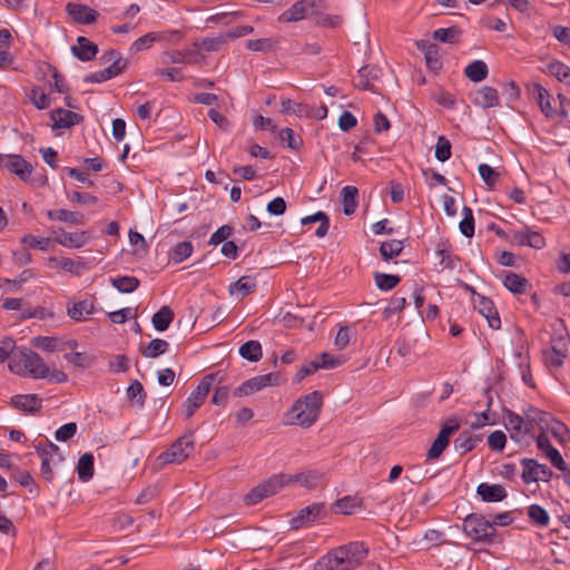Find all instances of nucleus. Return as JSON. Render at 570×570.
Listing matches in <instances>:
<instances>
[{"label": "nucleus", "mask_w": 570, "mask_h": 570, "mask_svg": "<svg viewBox=\"0 0 570 570\" xmlns=\"http://www.w3.org/2000/svg\"><path fill=\"white\" fill-rule=\"evenodd\" d=\"M322 404L323 395L318 391L299 397L286 414L287 423L309 428L318 419Z\"/></svg>", "instance_id": "nucleus-1"}, {"label": "nucleus", "mask_w": 570, "mask_h": 570, "mask_svg": "<svg viewBox=\"0 0 570 570\" xmlns=\"http://www.w3.org/2000/svg\"><path fill=\"white\" fill-rule=\"evenodd\" d=\"M9 367L11 372L22 376L32 379H47L49 376V367L42 357L28 350L20 351L19 355L11 360Z\"/></svg>", "instance_id": "nucleus-2"}, {"label": "nucleus", "mask_w": 570, "mask_h": 570, "mask_svg": "<svg viewBox=\"0 0 570 570\" xmlns=\"http://www.w3.org/2000/svg\"><path fill=\"white\" fill-rule=\"evenodd\" d=\"M195 450V442L191 435H183L177 439L166 451L161 452L156 464L159 469L167 464H180L189 458Z\"/></svg>", "instance_id": "nucleus-3"}, {"label": "nucleus", "mask_w": 570, "mask_h": 570, "mask_svg": "<svg viewBox=\"0 0 570 570\" xmlns=\"http://www.w3.org/2000/svg\"><path fill=\"white\" fill-rule=\"evenodd\" d=\"M101 59L106 63H110L107 68L100 71L92 72L85 77L86 82L99 83L102 81H107L119 73H121L126 66L127 61L120 56V53L116 50H109L104 53Z\"/></svg>", "instance_id": "nucleus-4"}, {"label": "nucleus", "mask_w": 570, "mask_h": 570, "mask_svg": "<svg viewBox=\"0 0 570 570\" xmlns=\"http://www.w3.org/2000/svg\"><path fill=\"white\" fill-rule=\"evenodd\" d=\"M464 533L474 541H490L495 529L491 521L480 514H470L463 521Z\"/></svg>", "instance_id": "nucleus-5"}, {"label": "nucleus", "mask_w": 570, "mask_h": 570, "mask_svg": "<svg viewBox=\"0 0 570 570\" xmlns=\"http://www.w3.org/2000/svg\"><path fill=\"white\" fill-rule=\"evenodd\" d=\"M220 376V372L205 375L197 389L190 393L184 403V412L187 419L191 417L195 411L205 402L214 382Z\"/></svg>", "instance_id": "nucleus-6"}, {"label": "nucleus", "mask_w": 570, "mask_h": 570, "mask_svg": "<svg viewBox=\"0 0 570 570\" xmlns=\"http://www.w3.org/2000/svg\"><path fill=\"white\" fill-rule=\"evenodd\" d=\"M285 481L287 480L283 478L282 474L272 475L268 480L262 482L245 494L244 502L247 505L259 503L263 499L281 491L285 487Z\"/></svg>", "instance_id": "nucleus-7"}, {"label": "nucleus", "mask_w": 570, "mask_h": 570, "mask_svg": "<svg viewBox=\"0 0 570 570\" xmlns=\"http://www.w3.org/2000/svg\"><path fill=\"white\" fill-rule=\"evenodd\" d=\"M278 381L279 376L276 373L257 375L242 383L234 390L233 394L236 397L248 396L264 387L278 385Z\"/></svg>", "instance_id": "nucleus-8"}, {"label": "nucleus", "mask_w": 570, "mask_h": 570, "mask_svg": "<svg viewBox=\"0 0 570 570\" xmlns=\"http://www.w3.org/2000/svg\"><path fill=\"white\" fill-rule=\"evenodd\" d=\"M38 455L41 459V474L47 481L52 480V469L51 463H57L62 460L60 455V449L58 445L53 444L50 441H46L45 443H39L36 448Z\"/></svg>", "instance_id": "nucleus-9"}, {"label": "nucleus", "mask_w": 570, "mask_h": 570, "mask_svg": "<svg viewBox=\"0 0 570 570\" xmlns=\"http://www.w3.org/2000/svg\"><path fill=\"white\" fill-rule=\"evenodd\" d=\"M353 567L345 546L334 549L323 557L316 564L315 570H346Z\"/></svg>", "instance_id": "nucleus-10"}, {"label": "nucleus", "mask_w": 570, "mask_h": 570, "mask_svg": "<svg viewBox=\"0 0 570 570\" xmlns=\"http://www.w3.org/2000/svg\"><path fill=\"white\" fill-rule=\"evenodd\" d=\"M523 472L522 480L525 483L539 482V481H549L552 476L553 472L544 464H539L533 459H523L522 460Z\"/></svg>", "instance_id": "nucleus-11"}, {"label": "nucleus", "mask_w": 570, "mask_h": 570, "mask_svg": "<svg viewBox=\"0 0 570 570\" xmlns=\"http://www.w3.org/2000/svg\"><path fill=\"white\" fill-rule=\"evenodd\" d=\"M325 514V505L323 503H313L298 511L297 515L291 520V527L298 529L301 527L312 524Z\"/></svg>", "instance_id": "nucleus-12"}, {"label": "nucleus", "mask_w": 570, "mask_h": 570, "mask_svg": "<svg viewBox=\"0 0 570 570\" xmlns=\"http://www.w3.org/2000/svg\"><path fill=\"white\" fill-rule=\"evenodd\" d=\"M505 428L512 440L520 442L524 435L530 433V423L512 411L505 412Z\"/></svg>", "instance_id": "nucleus-13"}, {"label": "nucleus", "mask_w": 570, "mask_h": 570, "mask_svg": "<svg viewBox=\"0 0 570 570\" xmlns=\"http://www.w3.org/2000/svg\"><path fill=\"white\" fill-rule=\"evenodd\" d=\"M320 0H298L288 10L284 11L278 20L282 22H296L307 17Z\"/></svg>", "instance_id": "nucleus-14"}, {"label": "nucleus", "mask_w": 570, "mask_h": 570, "mask_svg": "<svg viewBox=\"0 0 570 570\" xmlns=\"http://www.w3.org/2000/svg\"><path fill=\"white\" fill-rule=\"evenodd\" d=\"M282 476L287 480L285 485L297 483L303 488L313 489L323 481L324 474L317 470H307L297 474H282Z\"/></svg>", "instance_id": "nucleus-15"}, {"label": "nucleus", "mask_w": 570, "mask_h": 570, "mask_svg": "<svg viewBox=\"0 0 570 570\" xmlns=\"http://www.w3.org/2000/svg\"><path fill=\"white\" fill-rule=\"evenodd\" d=\"M66 10L70 18L81 24H90L96 21L98 12L90 7L81 3L69 2Z\"/></svg>", "instance_id": "nucleus-16"}, {"label": "nucleus", "mask_w": 570, "mask_h": 570, "mask_svg": "<svg viewBox=\"0 0 570 570\" xmlns=\"http://www.w3.org/2000/svg\"><path fill=\"white\" fill-rule=\"evenodd\" d=\"M91 239V235L89 232H75L69 233L66 230H61V233L56 236L55 240L63 247L67 248H81L86 244H88Z\"/></svg>", "instance_id": "nucleus-17"}, {"label": "nucleus", "mask_w": 570, "mask_h": 570, "mask_svg": "<svg viewBox=\"0 0 570 570\" xmlns=\"http://www.w3.org/2000/svg\"><path fill=\"white\" fill-rule=\"evenodd\" d=\"M6 168L23 181H28L30 179L33 170L32 165L19 155L8 156Z\"/></svg>", "instance_id": "nucleus-18"}, {"label": "nucleus", "mask_w": 570, "mask_h": 570, "mask_svg": "<svg viewBox=\"0 0 570 570\" xmlns=\"http://www.w3.org/2000/svg\"><path fill=\"white\" fill-rule=\"evenodd\" d=\"M474 105L487 109L499 105V95L497 89L490 86H482L472 94Z\"/></svg>", "instance_id": "nucleus-19"}, {"label": "nucleus", "mask_w": 570, "mask_h": 570, "mask_svg": "<svg viewBox=\"0 0 570 570\" xmlns=\"http://www.w3.org/2000/svg\"><path fill=\"white\" fill-rule=\"evenodd\" d=\"M52 129H66L75 126L80 121V116L73 111L57 108L51 111Z\"/></svg>", "instance_id": "nucleus-20"}, {"label": "nucleus", "mask_w": 570, "mask_h": 570, "mask_svg": "<svg viewBox=\"0 0 570 570\" xmlns=\"http://www.w3.org/2000/svg\"><path fill=\"white\" fill-rule=\"evenodd\" d=\"M71 52L81 61H90L98 53V47L86 37H78L77 45L71 47Z\"/></svg>", "instance_id": "nucleus-21"}, {"label": "nucleus", "mask_w": 570, "mask_h": 570, "mask_svg": "<svg viewBox=\"0 0 570 570\" xmlns=\"http://www.w3.org/2000/svg\"><path fill=\"white\" fill-rule=\"evenodd\" d=\"M512 240L522 246H530L535 249L543 248L546 240L541 234L533 230H518L514 232Z\"/></svg>", "instance_id": "nucleus-22"}, {"label": "nucleus", "mask_w": 570, "mask_h": 570, "mask_svg": "<svg viewBox=\"0 0 570 570\" xmlns=\"http://www.w3.org/2000/svg\"><path fill=\"white\" fill-rule=\"evenodd\" d=\"M95 305L91 298H85L68 306V315L76 322L86 321L94 313Z\"/></svg>", "instance_id": "nucleus-23"}, {"label": "nucleus", "mask_w": 570, "mask_h": 570, "mask_svg": "<svg viewBox=\"0 0 570 570\" xmlns=\"http://www.w3.org/2000/svg\"><path fill=\"white\" fill-rule=\"evenodd\" d=\"M476 493L485 502H500L507 497L505 489L500 484L481 483L478 485Z\"/></svg>", "instance_id": "nucleus-24"}, {"label": "nucleus", "mask_w": 570, "mask_h": 570, "mask_svg": "<svg viewBox=\"0 0 570 570\" xmlns=\"http://www.w3.org/2000/svg\"><path fill=\"white\" fill-rule=\"evenodd\" d=\"M11 405L27 413H35L41 407V399L36 394L14 395Z\"/></svg>", "instance_id": "nucleus-25"}, {"label": "nucleus", "mask_w": 570, "mask_h": 570, "mask_svg": "<svg viewBox=\"0 0 570 570\" xmlns=\"http://www.w3.org/2000/svg\"><path fill=\"white\" fill-rule=\"evenodd\" d=\"M380 76V69L374 66H365L358 70L355 78V86L363 90L374 91L373 81Z\"/></svg>", "instance_id": "nucleus-26"}, {"label": "nucleus", "mask_w": 570, "mask_h": 570, "mask_svg": "<svg viewBox=\"0 0 570 570\" xmlns=\"http://www.w3.org/2000/svg\"><path fill=\"white\" fill-rule=\"evenodd\" d=\"M256 281L252 276H242L239 279L229 285V294L236 298H243L254 292Z\"/></svg>", "instance_id": "nucleus-27"}, {"label": "nucleus", "mask_w": 570, "mask_h": 570, "mask_svg": "<svg viewBox=\"0 0 570 570\" xmlns=\"http://www.w3.org/2000/svg\"><path fill=\"white\" fill-rule=\"evenodd\" d=\"M542 431L551 434L560 444H564L570 440L568 428L551 416Z\"/></svg>", "instance_id": "nucleus-28"}, {"label": "nucleus", "mask_w": 570, "mask_h": 570, "mask_svg": "<svg viewBox=\"0 0 570 570\" xmlns=\"http://www.w3.org/2000/svg\"><path fill=\"white\" fill-rule=\"evenodd\" d=\"M479 312L488 320L489 326L493 330H498L501 326V321L498 312L494 309L491 299L481 297L478 304Z\"/></svg>", "instance_id": "nucleus-29"}, {"label": "nucleus", "mask_w": 570, "mask_h": 570, "mask_svg": "<svg viewBox=\"0 0 570 570\" xmlns=\"http://www.w3.org/2000/svg\"><path fill=\"white\" fill-rule=\"evenodd\" d=\"M343 212L345 215H352L357 207L358 190L354 186H345L341 190Z\"/></svg>", "instance_id": "nucleus-30"}, {"label": "nucleus", "mask_w": 570, "mask_h": 570, "mask_svg": "<svg viewBox=\"0 0 570 570\" xmlns=\"http://www.w3.org/2000/svg\"><path fill=\"white\" fill-rule=\"evenodd\" d=\"M49 267L59 268L75 275H80L82 268L81 262H76L68 257H50L48 259Z\"/></svg>", "instance_id": "nucleus-31"}, {"label": "nucleus", "mask_w": 570, "mask_h": 570, "mask_svg": "<svg viewBox=\"0 0 570 570\" xmlns=\"http://www.w3.org/2000/svg\"><path fill=\"white\" fill-rule=\"evenodd\" d=\"M489 69L484 61L474 60L464 69V75L473 82H480L488 76Z\"/></svg>", "instance_id": "nucleus-32"}, {"label": "nucleus", "mask_w": 570, "mask_h": 570, "mask_svg": "<svg viewBox=\"0 0 570 570\" xmlns=\"http://www.w3.org/2000/svg\"><path fill=\"white\" fill-rule=\"evenodd\" d=\"M174 320V312L168 306H163L153 315L151 322L156 331H166Z\"/></svg>", "instance_id": "nucleus-33"}, {"label": "nucleus", "mask_w": 570, "mask_h": 570, "mask_svg": "<svg viewBox=\"0 0 570 570\" xmlns=\"http://www.w3.org/2000/svg\"><path fill=\"white\" fill-rule=\"evenodd\" d=\"M503 285L514 294H522L527 291L528 281L512 272H508L503 277Z\"/></svg>", "instance_id": "nucleus-34"}, {"label": "nucleus", "mask_w": 570, "mask_h": 570, "mask_svg": "<svg viewBox=\"0 0 570 570\" xmlns=\"http://www.w3.org/2000/svg\"><path fill=\"white\" fill-rule=\"evenodd\" d=\"M94 455L91 453L82 454L78 460L77 472L81 481H89L94 476Z\"/></svg>", "instance_id": "nucleus-35"}, {"label": "nucleus", "mask_w": 570, "mask_h": 570, "mask_svg": "<svg viewBox=\"0 0 570 570\" xmlns=\"http://www.w3.org/2000/svg\"><path fill=\"white\" fill-rule=\"evenodd\" d=\"M238 352L243 358L248 360L250 362H257L263 356L261 343L254 340L240 345Z\"/></svg>", "instance_id": "nucleus-36"}, {"label": "nucleus", "mask_w": 570, "mask_h": 570, "mask_svg": "<svg viewBox=\"0 0 570 570\" xmlns=\"http://www.w3.org/2000/svg\"><path fill=\"white\" fill-rule=\"evenodd\" d=\"M476 441L478 440L470 432L464 431L454 440V449L458 453L463 455L475 448Z\"/></svg>", "instance_id": "nucleus-37"}, {"label": "nucleus", "mask_w": 570, "mask_h": 570, "mask_svg": "<svg viewBox=\"0 0 570 570\" xmlns=\"http://www.w3.org/2000/svg\"><path fill=\"white\" fill-rule=\"evenodd\" d=\"M345 547L353 567L360 564L368 553V549L363 542L355 541L346 544Z\"/></svg>", "instance_id": "nucleus-38"}, {"label": "nucleus", "mask_w": 570, "mask_h": 570, "mask_svg": "<svg viewBox=\"0 0 570 570\" xmlns=\"http://www.w3.org/2000/svg\"><path fill=\"white\" fill-rule=\"evenodd\" d=\"M169 343L161 338L151 340L148 345L142 350V355L147 358H156L167 352Z\"/></svg>", "instance_id": "nucleus-39"}, {"label": "nucleus", "mask_w": 570, "mask_h": 570, "mask_svg": "<svg viewBox=\"0 0 570 570\" xmlns=\"http://www.w3.org/2000/svg\"><path fill=\"white\" fill-rule=\"evenodd\" d=\"M550 414L547 412H543L535 407H530L525 412V421L530 423V432L533 430L534 425H538L541 430L544 429V425L550 419Z\"/></svg>", "instance_id": "nucleus-40"}, {"label": "nucleus", "mask_w": 570, "mask_h": 570, "mask_svg": "<svg viewBox=\"0 0 570 570\" xmlns=\"http://www.w3.org/2000/svg\"><path fill=\"white\" fill-rule=\"evenodd\" d=\"M548 72L559 81L570 86V67L561 61H553L547 66Z\"/></svg>", "instance_id": "nucleus-41"}, {"label": "nucleus", "mask_w": 570, "mask_h": 570, "mask_svg": "<svg viewBox=\"0 0 570 570\" xmlns=\"http://www.w3.org/2000/svg\"><path fill=\"white\" fill-rule=\"evenodd\" d=\"M461 31L458 27L440 28L434 30L433 39L443 43H456Z\"/></svg>", "instance_id": "nucleus-42"}, {"label": "nucleus", "mask_w": 570, "mask_h": 570, "mask_svg": "<svg viewBox=\"0 0 570 570\" xmlns=\"http://www.w3.org/2000/svg\"><path fill=\"white\" fill-rule=\"evenodd\" d=\"M528 517L538 527H547L550 521L549 513L539 504H531L528 508Z\"/></svg>", "instance_id": "nucleus-43"}, {"label": "nucleus", "mask_w": 570, "mask_h": 570, "mask_svg": "<svg viewBox=\"0 0 570 570\" xmlns=\"http://www.w3.org/2000/svg\"><path fill=\"white\" fill-rule=\"evenodd\" d=\"M111 284L120 293H131L139 286V279L135 276H119L112 278Z\"/></svg>", "instance_id": "nucleus-44"}, {"label": "nucleus", "mask_w": 570, "mask_h": 570, "mask_svg": "<svg viewBox=\"0 0 570 570\" xmlns=\"http://www.w3.org/2000/svg\"><path fill=\"white\" fill-rule=\"evenodd\" d=\"M535 95H537V100L541 108V111L547 117H553L556 115V110L551 106V97H550L548 90L546 88H543L542 86H537Z\"/></svg>", "instance_id": "nucleus-45"}, {"label": "nucleus", "mask_w": 570, "mask_h": 570, "mask_svg": "<svg viewBox=\"0 0 570 570\" xmlns=\"http://www.w3.org/2000/svg\"><path fill=\"white\" fill-rule=\"evenodd\" d=\"M403 244L401 240L391 239L383 242L380 246V253L384 261H390L401 254Z\"/></svg>", "instance_id": "nucleus-46"}, {"label": "nucleus", "mask_w": 570, "mask_h": 570, "mask_svg": "<svg viewBox=\"0 0 570 570\" xmlns=\"http://www.w3.org/2000/svg\"><path fill=\"white\" fill-rule=\"evenodd\" d=\"M361 499L357 497H344L334 503L336 511L343 514H352L361 507Z\"/></svg>", "instance_id": "nucleus-47"}, {"label": "nucleus", "mask_w": 570, "mask_h": 570, "mask_svg": "<svg viewBox=\"0 0 570 570\" xmlns=\"http://www.w3.org/2000/svg\"><path fill=\"white\" fill-rule=\"evenodd\" d=\"M127 397L139 407H142L146 400V393L142 384L135 380L127 389Z\"/></svg>", "instance_id": "nucleus-48"}, {"label": "nucleus", "mask_w": 570, "mask_h": 570, "mask_svg": "<svg viewBox=\"0 0 570 570\" xmlns=\"http://www.w3.org/2000/svg\"><path fill=\"white\" fill-rule=\"evenodd\" d=\"M227 42V36L224 33L219 35L218 37H207L202 39L199 47L202 50L207 52L219 51Z\"/></svg>", "instance_id": "nucleus-49"}, {"label": "nucleus", "mask_w": 570, "mask_h": 570, "mask_svg": "<svg viewBox=\"0 0 570 570\" xmlns=\"http://www.w3.org/2000/svg\"><path fill=\"white\" fill-rule=\"evenodd\" d=\"M463 218L459 224L460 232L465 237H472L474 235V218L472 209L464 206L462 209Z\"/></svg>", "instance_id": "nucleus-50"}, {"label": "nucleus", "mask_w": 570, "mask_h": 570, "mask_svg": "<svg viewBox=\"0 0 570 570\" xmlns=\"http://www.w3.org/2000/svg\"><path fill=\"white\" fill-rule=\"evenodd\" d=\"M374 281L375 285L381 291H390L393 289L401 282V278L400 276L393 274L377 273L374 276Z\"/></svg>", "instance_id": "nucleus-51"}, {"label": "nucleus", "mask_w": 570, "mask_h": 570, "mask_svg": "<svg viewBox=\"0 0 570 570\" xmlns=\"http://www.w3.org/2000/svg\"><path fill=\"white\" fill-rule=\"evenodd\" d=\"M282 109L283 114H295L298 117L309 116V107L304 104L293 102L291 99H282Z\"/></svg>", "instance_id": "nucleus-52"}, {"label": "nucleus", "mask_w": 570, "mask_h": 570, "mask_svg": "<svg viewBox=\"0 0 570 570\" xmlns=\"http://www.w3.org/2000/svg\"><path fill=\"white\" fill-rule=\"evenodd\" d=\"M59 222H63L73 226H82L86 223V217L79 212L59 209Z\"/></svg>", "instance_id": "nucleus-53"}, {"label": "nucleus", "mask_w": 570, "mask_h": 570, "mask_svg": "<svg viewBox=\"0 0 570 570\" xmlns=\"http://www.w3.org/2000/svg\"><path fill=\"white\" fill-rule=\"evenodd\" d=\"M451 157V142L444 136L438 138L435 145V158L439 161H446Z\"/></svg>", "instance_id": "nucleus-54"}, {"label": "nucleus", "mask_w": 570, "mask_h": 570, "mask_svg": "<svg viewBox=\"0 0 570 570\" xmlns=\"http://www.w3.org/2000/svg\"><path fill=\"white\" fill-rule=\"evenodd\" d=\"M193 253V245L190 242H181L177 244L171 252V258L176 263H180L188 258Z\"/></svg>", "instance_id": "nucleus-55"}, {"label": "nucleus", "mask_w": 570, "mask_h": 570, "mask_svg": "<svg viewBox=\"0 0 570 570\" xmlns=\"http://www.w3.org/2000/svg\"><path fill=\"white\" fill-rule=\"evenodd\" d=\"M406 304V298L404 296H394L392 297L386 307L383 311L384 318H390L393 314L401 312Z\"/></svg>", "instance_id": "nucleus-56"}, {"label": "nucleus", "mask_w": 570, "mask_h": 570, "mask_svg": "<svg viewBox=\"0 0 570 570\" xmlns=\"http://www.w3.org/2000/svg\"><path fill=\"white\" fill-rule=\"evenodd\" d=\"M158 39L157 35L154 32L146 33L145 36L136 39L131 47V52H139L146 50L151 47V45Z\"/></svg>", "instance_id": "nucleus-57"}, {"label": "nucleus", "mask_w": 570, "mask_h": 570, "mask_svg": "<svg viewBox=\"0 0 570 570\" xmlns=\"http://www.w3.org/2000/svg\"><path fill=\"white\" fill-rule=\"evenodd\" d=\"M275 46V41L271 38L247 40L246 48L252 51H263L267 52L272 50Z\"/></svg>", "instance_id": "nucleus-58"}, {"label": "nucleus", "mask_w": 570, "mask_h": 570, "mask_svg": "<svg viewBox=\"0 0 570 570\" xmlns=\"http://www.w3.org/2000/svg\"><path fill=\"white\" fill-rule=\"evenodd\" d=\"M570 348V341L566 336H558L551 340V350L559 356H568Z\"/></svg>", "instance_id": "nucleus-59"}, {"label": "nucleus", "mask_w": 570, "mask_h": 570, "mask_svg": "<svg viewBox=\"0 0 570 570\" xmlns=\"http://www.w3.org/2000/svg\"><path fill=\"white\" fill-rule=\"evenodd\" d=\"M546 455L550 460L552 465H554L558 470L562 471L563 474L568 473V471H570L568 465H567V463L564 462L562 455L560 454V452L556 448L551 446L546 452Z\"/></svg>", "instance_id": "nucleus-60"}, {"label": "nucleus", "mask_w": 570, "mask_h": 570, "mask_svg": "<svg viewBox=\"0 0 570 570\" xmlns=\"http://www.w3.org/2000/svg\"><path fill=\"white\" fill-rule=\"evenodd\" d=\"M21 242L28 247L38 248L40 250H48L50 244L49 238L36 237L31 234L24 235Z\"/></svg>", "instance_id": "nucleus-61"}, {"label": "nucleus", "mask_w": 570, "mask_h": 570, "mask_svg": "<svg viewBox=\"0 0 570 570\" xmlns=\"http://www.w3.org/2000/svg\"><path fill=\"white\" fill-rule=\"evenodd\" d=\"M460 428V423L458 420L449 421L439 432L436 440L441 441L446 446L449 445V439L452 433L458 431Z\"/></svg>", "instance_id": "nucleus-62"}, {"label": "nucleus", "mask_w": 570, "mask_h": 570, "mask_svg": "<svg viewBox=\"0 0 570 570\" xmlns=\"http://www.w3.org/2000/svg\"><path fill=\"white\" fill-rule=\"evenodd\" d=\"M77 432V424L73 422L66 423L62 426H60L56 433L55 438L59 442H66L69 439H71Z\"/></svg>", "instance_id": "nucleus-63"}, {"label": "nucleus", "mask_w": 570, "mask_h": 570, "mask_svg": "<svg viewBox=\"0 0 570 570\" xmlns=\"http://www.w3.org/2000/svg\"><path fill=\"white\" fill-rule=\"evenodd\" d=\"M479 174L483 181L487 184V186L492 187L497 179L499 174L488 164H481L479 165Z\"/></svg>", "instance_id": "nucleus-64"}]
</instances>
